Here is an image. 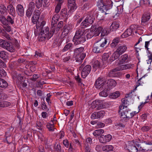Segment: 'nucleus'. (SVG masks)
Wrapping results in <instances>:
<instances>
[{
	"instance_id": "nucleus-15",
	"label": "nucleus",
	"mask_w": 152,
	"mask_h": 152,
	"mask_svg": "<svg viewBox=\"0 0 152 152\" xmlns=\"http://www.w3.org/2000/svg\"><path fill=\"white\" fill-rule=\"evenodd\" d=\"M129 28L132 30V33L134 34L137 33L139 35L142 34L143 32V31L142 30L141 28L139 27L137 25L131 26Z\"/></svg>"
},
{
	"instance_id": "nucleus-34",
	"label": "nucleus",
	"mask_w": 152,
	"mask_h": 152,
	"mask_svg": "<svg viewBox=\"0 0 152 152\" xmlns=\"http://www.w3.org/2000/svg\"><path fill=\"white\" fill-rule=\"evenodd\" d=\"M59 18V16L57 14L53 16L52 20V25L54 26L56 24L58 21Z\"/></svg>"
},
{
	"instance_id": "nucleus-51",
	"label": "nucleus",
	"mask_w": 152,
	"mask_h": 152,
	"mask_svg": "<svg viewBox=\"0 0 152 152\" xmlns=\"http://www.w3.org/2000/svg\"><path fill=\"white\" fill-rule=\"evenodd\" d=\"M35 7V4L33 2L29 3L28 5V9L32 10Z\"/></svg>"
},
{
	"instance_id": "nucleus-50",
	"label": "nucleus",
	"mask_w": 152,
	"mask_h": 152,
	"mask_svg": "<svg viewBox=\"0 0 152 152\" xmlns=\"http://www.w3.org/2000/svg\"><path fill=\"white\" fill-rule=\"evenodd\" d=\"M7 22L10 23L11 24H12L14 23V21L13 19L11 18L10 16H7Z\"/></svg>"
},
{
	"instance_id": "nucleus-7",
	"label": "nucleus",
	"mask_w": 152,
	"mask_h": 152,
	"mask_svg": "<svg viewBox=\"0 0 152 152\" xmlns=\"http://www.w3.org/2000/svg\"><path fill=\"white\" fill-rule=\"evenodd\" d=\"M73 41L76 44L84 42L86 39L83 32L80 30L77 31L73 37Z\"/></svg>"
},
{
	"instance_id": "nucleus-13",
	"label": "nucleus",
	"mask_w": 152,
	"mask_h": 152,
	"mask_svg": "<svg viewBox=\"0 0 152 152\" xmlns=\"http://www.w3.org/2000/svg\"><path fill=\"white\" fill-rule=\"evenodd\" d=\"M106 84L105 81H104L102 79L99 78L96 81L95 85V87L97 89L102 90L104 88V85Z\"/></svg>"
},
{
	"instance_id": "nucleus-22",
	"label": "nucleus",
	"mask_w": 152,
	"mask_h": 152,
	"mask_svg": "<svg viewBox=\"0 0 152 152\" xmlns=\"http://www.w3.org/2000/svg\"><path fill=\"white\" fill-rule=\"evenodd\" d=\"M109 57V54L108 53H104L103 54L102 56V60L104 63H107L108 64L110 63L111 61H112L111 60L112 56L109 59L108 58Z\"/></svg>"
},
{
	"instance_id": "nucleus-46",
	"label": "nucleus",
	"mask_w": 152,
	"mask_h": 152,
	"mask_svg": "<svg viewBox=\"0 0 152 152\" xmlns=\"http://www.w3.org/2000/svg\"><path fill=\"white\" fill-rule=\"evenodd\" d=\"M0 21L3 24V25L7 24V19L4 17H0Z\"/></svg>"
},
{
	"instance_id": "nucleus-54",
	"label": "nucleus",
	"mask_w": 152,
	"mask_h": 152,
	"mask_svg": "<svg viewBox=\"0 0 152 152\" xmlns=\"http://www.w3.org/2000/svg\"><path fill=\"white\" fill-rule=\"evenodd\" d=\"M121 101L123 105L122 106H126V105L128 103V102L126 98H123L122 99Z\"/></svg>"
},
{
	"instance_id": "nucleus-63",
	"label": "nucleus",
	"mask_w": 152,
	"mask_h": 152,
	"mask_svg": "<svg viewBox=\"0 0 152 152\" xmlns=\"http://www.w3.org/2000/svg\"><path fill=\"white\" fill-rule=\"evenodd\" d=\"M85 152H91V149L89 145H87L86 147Z\"/></svg>"
},
{
	"instance_id": "nucleus-16",
	"label": "nucleus",
	"mask_w": 152,
	"mask_h": 152,
	"mask_svg": "<svg viewBox=\"0 0 152 152\" xmlns=\"http://www.w3.org/2000/svg\"><path fill=\"white\" fill-rule=\"evenodd\" d=\"M117 67V70L119 71L124 70L132 69L134 66V65L131 64H121L118 65Z\"/></svg>"
},
{
	"instance_id": "nucleus-41",
	"label": "nucleus",
	"mask_w": 152,
	"mask_h": 152,
	"mask_svg": "<svg viewBox=\"0 0 152 152\" xmlns=\"http://www.w3.org/2000/svg\"><path fill=\"white\" fill-rule=\"evenodd\" d=\"M117 67L115 69L111 70L109 73V75L110 77H113L115 76V72L119 70H117Z\"/></svg>"
},
{
	"instance_id": "nucleus-12",
	"label": "nucleus",
	"mask_w": 152,
	"mask_h": 152,
	"mask_svg": "<svg viewBox=\"0 0 152 152\" xmlns=\"http://www.w3.org/2000/svg\"><path fill=\"white\" fill-rule=\"evenodd\" d=\"M105 83L106 84L104 85V88L106 89L110 90L116 85V81L112 79H110L105 81Z\"/></svg>"
},
{
	"instance_id": "nucleus-25",
	"label": "nucleus",
	"mask_w": 152,
	"mask_h": 152,
	"mask_svg": "<svg viewBox=\"0 0 152 152\" xmlns=\"http://www.w3.org/2000/svg\"><path fill=\"white\" fill-rule=\"evenodd\" d=\"M7 9L10 14L12 15L14 18L15 16V10L12 5H10L7 7Z\"/></svg>"
},
{
	"instance_id": "nucleus-58",
	"label": "nucleus",
	"mask_w": 152,
	"mask_h": 152,
	"mask_svg": "<svg viewBox=\"0 0 152 152\" xmlns=\"http://www.w3.org/2000/svg\"><path fill=\"white\" fill-rule=\"evenodd\" d=\"M42 110H44L48 111V108L47 107L46 104L45 103L42 104Z\"/></svg>"
},
{
	"instance_id": "nucleus-3",
	"label": "nucleus",
	"mask_w": 152,
	"mask_h": 152,
	"mask_svg": "<svg viewBox=\"0 0 152 152\" xmlns=\"http://www.w3.org/2000/svg\"><path fill=\"white\" fill-rule=\"evenodd\" d=\"M111 4L110 0H101L98 1L97 6L102 12L106 14L109 13L107 12L112 7Z\"/></svg>"
},
{
	"instance_id": "nucleus-52",
	"label": "nucleus",
	"mask_w": 152,
	"mask_h": 152,
	"mask_svg": "<svg viewBox=\"0 0 152 152\" xmlns=\"http://www.w3.org/2000/svg\"><path fill=\"white\" fill-rule=\"evenodd\" d=\"M147 63L148 64H149L148 66V69L150 70V69H152V61L148 59L147 60Z\"/></svg>"
},
{
	"instance_id": "nucleus-44",
	"label": "nucleus",
	"mask_w": 152,
	"mask_h": 152,
	"mask_svg": "<svg viewBox=\"0 0 152 152\" xmlns=\"http://www.w3.org/2000/svg\"><path fill=\"white\" fill-rule=\"evenodd\" d=\"M36 127L39 130H42V124L39 121H37L36 123Z\"/></svg>"
},
{
	"instance_id": "nucleus-47",
	"label": "nucleus",
	"mask_w": 152,
	"mask_h": 152,
	"mask_svg": "<svg viewBox=\"0 0 152 152\" xmlns=\"http://www.w3.org/2000/svg\"><path fill=\"white\" fill-rule=\"evenodd\" d=\"M105 107V105L101 103L100 101H99V103L98 105V106L96 107V109L98 110H100L104 108Z\"/></svg>"
},
{
	"instance_id": "nucleus-28",
	"label": "nucleus",
	"mask_w": 152,
	"mask_h": 152,
	"mask_svg": "<svg viewBox=\"0 0 152 152\" xmlns=\"http://www.w3.org/2000/svg\"><path fill=\"white\" fill-rule=\"evenodd\" d=\"M132 34V30L129 28L127 29L121 35L122 38L127 37Z\"/></svg>"
},
{
	"instance_id": "nucleus-24",
	"label": "nucleus",
	"mask_w": 152,
	"mask_h": 152,
	"mask_svg": "<svg viewBox=\"0 0 152 152\" xmlns=\"http://www.w3.org/2000/svg\"><path fill=\"white\" fill-rule=\"evenodd\" d=\"M3 48L11 52H14L15 50L14 47L7 42H6Z\"/></svg>"
},
{
	"instance_id": "nucleus-35",
	"label": "nucleus",
	"mask_w": 152,
	"mask_h": 152,
	"mask_svg": "<svg viewBox=\"0 0 152 152\" xmlns=\"http://www.w3.org/2000/svg\"><path fill=\"white\" fill-rule=\"evenodd\" d=\"M56 1L60 3V4H57L55 8V12L57 13L59 12L61 8V4L62 3L63 1L62 0H56Z\"/></svg>"
},
{
	"instance_id": "nucleus-59",
	"label": "nucleus",
	"mask_w": 152,
	"mask_h": 152,
	"mask_svg": "<svg viewBox=\"0 0 152 152\" xmlns=\"http://www.w3.org/2000/svg\"><path fill=\"white\" fill-rule=\"evenodd\" d=\"M149 127L147 126H143L141 128V130L143 132H147L149 130Z\"/></svg>"
},
{
	"instance_id": "nucleus-57",
	"label": "nucleus",
	"mask_w": 152,
	"mask_h": 152,
	"mask_svg": "<svg viewBox=\"0 0 152 152\" xmlns=\"http://www.w3.org/2000/svg\"><path fill=\"white\" fill-rule=\"evenodd\" d=\"M6 98L5 95L3 93L0 92V100H3Z\"/></svg>"
},
{
	"instance_id": "nucleus-20",
	"label": "nucleus",
	"mask_w": 152,
	"mask_h": 152,
	"mask_svg": "<svg viewBox=\"0 0 152 152\" xmlns=\"http://www.w3.org/2000/svg\"><path fill=\"white\" fill-rule=\"evenodd\" d=\"M112 138V136L110 134H108L105 136H100L99 138V140L100 142L105 143L109 142Z\"/></svg>"
},
{
	"instance_id": "nucleus-43",
	"label": "nucleus",
	"mask_w": 152,
	"mask_h": 152,
	"mask_svg": "<svg viewBox=\"0 0 152 152\" xmlns=\"http://www.w3.org/2000/svg\"><path fill=\"white\" fill-rule=\"evenodd\" d=\"M99 100H96L93 101L92 104L91 105L93 108H95L98 106V105L99 103Z\"/></svg>"
},
{
	"instance_id": "nucleus-30",
	"label": "nucleus",
	"mask_w": 152,
	"mask_h": 152,
	"mask_svg": "<svg viewBox=\"0 0 152 152\" xmlns=\"http://www.w3.org/2000/svg\"><path fill=\"white\" fill-rule=\"evenodd\" d=\"M119 24L118 22L114 21L110 26V28L112 31L116 30L118 28Z\"/></svg>"
},
{
	"instance_id": "nucleus-32",
	"label": "nucleus",
	"mask_w": 152,
	"mask_h": 152,
	"mask_svg": "<svg viewBox=\"0 0 152 152\" xmlns=\"http://www.w3.org/2000/svg\"><path fill=\"white\" fill-rule=\"evenodd\" d=\"M120 95V93L119 91H116L111 94L109 96L110 98L115 99L118 97Z\"/></svg>"
},
{
	"instance_id": "nucleus-49",
	"label": "nucleus",
	"mask_w": 152,
	"mask_h": 152,
	"mask_svg": "<svg viewBox=\"0 0 152 152\" xmlns=\"http://www.w3.org/2000/svg\"><path fill=\"white\" fill-rule=\"evenodd\" d=\"M3 27L4 29L8 32H10L11 30V28L10 26L7 24L3 26Z\"/></svg>"
},
{
	"instance_id": "nucleus-55",
	"label": "nucleus",
	"mask_w": 152,
	"mask_h": 152,
	"mask_svg": "<svg viewBox=\"0 0 152 152\" xmlns=\"http://www.w3.org/2000/svg\"><path fill=\"white\" fill-rule=\"evenodd\" d=\"M31 10L28 9L27 10V11L26 12V15L29 18L30 17L31 15H32V12Z\"/></svg>"
},
{
	"instance_id": "nucleus-38",
	"label": "nucleus",
	"mask_w": 152,
	"mask_h": 152,
	"mask_svg": "<svg viewBox=\"0 0 152 152\" xmlns=\"http://www.w3.org/2000/svg\"><path fill=\"white\" fill-rule=\"evenodd\" d=\"M103 89H104V90L99 93V95L100 96L106 97L108 96L107 92L109 89H106L104 87Z\"/></svg>"
},
{
	"instance_id": "nucleus-17",
	"label": "nucleus",
	"mask_w": 152,
	"mask_h": 152,
	"mask_svg": "<svg viewBox=\"0 0 152 152\" xmlns=\"http://www.w3.org/2000/svg\"><path fill=\"white\" fill-rule=\"evenodd\" d=\"M102 29V27L96 26H92L91 28V31L93 32L95 36H98Z\"/></svg>"
},
{
	"instance_id": "nucleus-39",
	"label": "nucleus",
	"mask_w": 152,
	"mask_h": 152,
	"mask_svg": "<svg viewBox=\"0 0 152 152\" xmlns=\"http://www.w3.org/2000/svg\"><path fill=\"white\" fill-rule=\"evenodd\" d=\"M10 105V102L5 101H0V107H6Z\"/></svg>"
},
{
	"instance_id": "nucleus-29",
	"label": "nucleus",
	"mask_w": 152,
	"mask_h": 152,
	"mask_svg": "<svg viewBox=\"0 0 152 152\" xmlns=\"http://www.w3.org/2000/svg\"><path fill=\"white\" fill-rule=\"evenodd\" d=\"M104 132V130L102 129H99L95 130L93 134L94 136L97 137L101 135Z\"/></svg>"
},
{
	"instance_id": "nucleus-4",
	"label": "nucleus",
	"mask_w": 152,
	"mask_h": 152,
	"mask_svg": "<svg viewBox=\"0 0 152 152\" xmlns=\"http://www.w3.org/2000/svg\"><path fill=\"white\" fill-rule=\"evenodd\" d=\"M107 39L102 38L100 41L95 43L93 49V51L95 53L102 52L104 50V47L106 44Z\"/></svg>"
},
{
	"instance_id": "nucleus-56",
	"label": "nucleus",
	"mask_w": 152,
	"mask_h": 152,
	"mask_svg": "<svg viewBox=\"0 0 152 152\" xmlns=\"http://www.w3.org/2000/svg\"><path fill=\"white\" fill-rule=\"evenodd\" d=\"M6 41L3 39L0 40V46L3 48L6 42Z\"/></svg>"
},
{
	"instance_id": "nucleus-23",
	"label": "nucleus",
	"mask_w": 152,
	"mask_h": 152,
	"mask_svg": "<svg viewBox=\"0 0 152 152\" xmlns=\"http://www.w3.org/2000/svg\"><path fill=\"white\" fill-rule=\"evenodd\" d=\"M72 29V26L69 25L64 26L63 27L62 34L65 36H66L71 31Z\"/></svg>"
},
{
	"instance_id": "nucleus-40",
	"label": "nucleus",
	"mask_w": 152,
	"mask_h": 152,
	"mask_svg": "<svg viewBox=\"0 0 152 152\" xmlns=\"http://www.w3.org/2000/svg\"><path fill=\"white\" fill-rule=\"evenodd\" d=\"M0 12L2 14H7V9L4 5H1L0 6Z\"/></svg>"
},
{
	"instance_id": "nucleus-8",
	"label": "nucleus",
	"mask_w": 152,
	"mask_h": 152,
	"mask_svg": "<svg viewBox=\"0 0 152 152\" xmlns=\"http://www.w3.org/2000/svg\"><path fill=\"white\" fill-rule=\"evenodd\" d=\"M94 20V18L93 15H88L81 23V25L83 28L87 27L93 23Z\"/></svg>"
},
{
	"instance_id": "nucleus-60",
	"label": "nucleus",
	"mask_w": 152,
	"mask_h": 152,
	"mask_svg": "<svg viewBox=\"0 0 152 152\" xmlns=\"http://www.w3.org/2000/svg\"><path fill=\"white\" fill-rule=\"evenodd\" d=\"M63 144L64 145V146L68 148L69 146V143L68 140H65L63 141Z\"/></svg>"
},
{
	"instance_id": "nucleus-19",
	"label": "nucleus",
	"mask_w": 152,
	"mask_h": 152,
	"mask_svg": "<svg viewBox=\"0 0 152 152\" xmlns=\"http://www.w3.org/2000/svg\"><path fill=\"white\" fill-rule=\"evenodd\" d=\"M128 55L125 54L121 56L118 60L116 61V63L118 65L123 64L124 63L127 62Z\"/></svg>"
},
{
	"instance_id": "nucleus-33",
	"label": "nucleus",
	"mask_w": 152,
	"mask_h": 152,
	"mask_svg": "<svg viewBox=\"0 0 152 152\" xmlns=\"http://www.w3.org/2000/svg\"><path fill=\"white\" fill-rule=\"evenodd\" d=\"M0 80V87L4 88L7 87L8 85L7 82L1 78Z\"/></svg>"
},
{
	"instance_id": "nucleus-1",
	"label": "nucleus",
	"mask_w": 152,
	"mask_h": 152,
	"mask_svg": "<svg viewBox=\"0 0 152 152\" xmlns=\"http://www.w3.org/2000/svg\"><path fill=\"white\" fill-rule=\"evenodd\" d=\"M40 15L39 11V10L35 11L31 18L32 22L34 24L36 23V28L35 29L34 33L35 35H37L39 33V30H40L42 27L45 25L46 22L45 21H38Z\"/></svg>"
},
{
	"instance_id": "nucleus-9",
	"label": "nucleus",
	"mask_w": 152,
	"mask_h": 152,
	"mask_svg": "<svg viewBox=\"0 0 152 152\" xmlns=\"http://www.w3.org/2000/svg\"><path fill=\"white\" fill-rule=\"evenodd\" d=\"M118 113L120 115L122 118H129V112L130 110L127 106H120Z\"/></svg>"
},
{
	"instance_id": "nucleus-37",
	"label": "nucleus",
	"mask_w": 152,
	"mask_h": 152,
	"mask_svg": "<svg viewBox=\"0 0 152 152\" xmlns=\"http://www.w3.org/2000/svg\"><path fill=\"white\" fill-rule=\"evenodd\" d=\"M113 147L112 145H106L102 147V149L104 151H112Z\"/></svg>"
},
{
	"instance_id": "nucleus-11",
	"label": "nucleus",
	"mask_w": 152,
	"mask_h": 152,
	"mask_svg": "<svg viewBox=\"0 0 152 152\" xmlns=\"http://www.w3.org/2000/svg\"><path fill=\"white\" fill-rule=\"evenodd\" d=\"M136 144L134 141L129 142L126 148V149L129 151V152H137L138 149L136 147Z\"/></svg>"
},
{
	"instance_id": "nucleus-42",
	"label": "nucleus",
	"mask_w": 152,
	"mask_h": 152,
	"mask_svg": "<svg viewBox=\"0 0 152 152\" xmlns=\"http://www.w3.org/2000/svg\"><path fill=\"white\" fill-rule=\"evenodd\" d=\"M7 53L4 51L0 52V57L2 59H5L7 57Z\"/></svg>"
},
{
	"instance_id": "nucleus-27",
	"label": "nucleus",
	"mask_w": 152,
	"mask_h": 152,
	"mask_svg": "<svg viewBox=\"0 0 152 152\" xmlns=\"http://www.w3.org/2000/svg\"><path fill=\"white\" fill-rule=\"evenodd\" d=\"M151 18L150 14L148 13L143 15L142 18V22L145 23L148 21Z\"/></svg>"
},
{
	"instance_id": "nucleus-2",
	"label": "nucleus",
	"mask_w": 152,
	"mask_h": 152,
	"mask_svg": "<svg viewBox=\"0 0 152 152\" xmlns=\"http://www.w3.org/2000/svg\"><path fill=\"white\" fill-rule=\"evenodd\" d=\"M38 39L40 41H44L46 40H48L50 39L53 34V32L51 31H49L48 27H45L44 28L42 27L40 30H39Z\"/></svg>"
},
{
	"instance_id": "nucleus-53",
	"label": "nucleus",
	"mask_w": 152,
	"mask_h": 152,
	"mask_svg": "<svg viewBox=\"0 0 152 152\" xmlns=\"http://www.w3.org/2000/svg\"><path fill=\"white\" fill-rule=\"evenodd\" d=\"M99 66V62L98 61L96 60L94 62L93 65V67L94 68L96 69Z\"/></svg>"
},
{
	"instance_id": "nucleus-21",
	"label": "nucleus",
	"mask_w": 152,
	"mask_h": 152,
	"mask_svg": "<svg viewBox=\"0 0 152 152\" xmlns=\"http://www.w3.org/2000/svg\"><path fill=\"white\" fill-rule=\"evenodd\" d=\"M16 11L18 14L20 16L24 15V11L23 6L21 4H18L16 7Z\"/></svg>"
},
{
	"instance_id": "nucleus-18",
	"label": "nucleus",
	"mask_w": 152,
	"mask_h": 152,
	"mask_svg": "<svg viewBox=\"0 0 152 152\" xmlns=\"http://www.w3.org/2000/svg\"><path fill=\"white\" fill-rule=\"evenodd\" d=\"M105 112L103 111H100L92 113L91 116L92 119H98L102 118L104 115Z\"/></svg>"
},
{
	"instance_id": "nucleus-5",
	"label": "nucleus",
	"mask_w": 152,
	"mask_h": 152,
	"mask_svg": "<svg viewBox=\"0 0 152 152\" xmlns=\"http://www.w3.org/2000/svg\"><path fill=\"white\" fill-rule=\"evenodd\" d=\"M127 47L125 45H119L117 48L116 50L112 55L111 60L114 61L121 55L126 51Z\"/></svg>"
},
{
	"instance_id": "nucleus-62",
	"label": "nucleus",
	"mask_w": 152,
	"mask_h": 152,
	"mask_svg": "<svg viewBox=\"0 0 152 152\" xmlns=\"http://www.w3.org/2000/svg\"><path fill=\"white\" fill-rule=\"evenodd\" d=\"M104 124L102 123H99L97 124V127L99 128H102L104 126Z\"/></svg>"
},
{
	"instance_id": "nucleus-10",
	"label": "nucleus",
	"mask_w": 152,
	"mask_h": 152,
	"mask_svg": "<svg viewBox=\"0 0 152 152\" xmlns=\"http://www.w3.org/2000/svg\"><path fill=\"white\" fill-rule=\"evenodd\" d=\"M84 65H82L79 67V70H81V77L83 78H85L90 73L91 69V67L90 66L87 65L84 67Z\"/></svg>"
},
{
	"instance_id": "nucleus-64",
	"label": "nucleus",
	"mask_w": 152,
	"mask_h": 152,
	"mask_svg": "<svg viewBox=\"0 0 152 152\" xmlns=\"http://www.w3.org/2000/svg\"><path fill=\"white\" fill-rule=\"evenodd\" d=\"M42 116L43 118H45L48 115V113L45 112H42Z\"/></svg>"
},
{
	"instance_id": "nucleus-31",
	"label": "nucleus",
	"mask_w": 152,
	"mask_h": 152,
	"mask_svg": "<svg viewBox=\"0 0 152 152\" xmlns=\"http://www.w3.org/2000/svg\"><path fill=\"white\" fill-rule=\"evenodd\" d=\"M119 39L118 37H116L112 41V43L110 44L111 47L113 48H115L119 42Z\"/></svg>"
},
{
	"instance_id": "nucleus-45",
	"label": "nucleus",
	"mask_w": 152,
	"mask_h": 152,
	"mask_svg": "<svg viewBox=\"0 0 152 152\" xmlns=\"http://www.w3.org/2000/svg\"><path fill=\"white\" fill-rule=\"evenodd\" d=\"M72 44L71 43H68L64 47L63 50L64 51H66L68 50L72 46Z\"/></svg>"
},
{
	"instance_id": "nucleus-61",
	"label": "nucleus",
	"mask_w": 152,
	"mask_h": 152,
	"mask_svg": "<svg viewBox=\"0 0 152 152\" xmlns=\"http://www.w3.org/2000/svg\"><path fill=\"white\" fill-rule=\"evenodd\" d=\"M101 35L103 36H105L107 34V31L105 29H102V30Z\"/></svg>"
},
{
	"instance_id": "nucleus-14",
	"label": "nucleus",
	"mask_w": 152,
	"mask_h": 152,
	"mask_svg": "<svg viewBox=\"0 0 152 152\" xmlns=\"http://www.w3.org/2000/svg\"><path fill=\"white\" fill-rule=\"evenodd\" d=\"M68 7L69 9V13H72L74 12L77 8L75 3V0H68Z\"/></svg>"
},
{
	"instance_id": "nucleus-26",
	"label": "nucleus",
	"mask_w": 152,
	"mask_h": 152,
	"mask_svg": "<svg viewBox=\"0 0 152 152\" xmlns=\"http://www.w3.org/2000/svg\"><path fill=\"white\" fill-rule=\"evenodd\" d=\"M71 14L72 13H69V12H68V14H67L66 10L64 9L61 10L60 13V15L66 19H67L70 16Z\"/></svg>"
},
{
	"instance_id": "nucleus-6",
	"label": "nucleus",
	"mask_w": 152,
	"mask_h": 152,
	"mask_svg": "<svg viewBox=\"0 0 152 152\" xmlns=\"http://www.w3.org/2000/svg\"><path fill=\"white\" fill-rule=\"evenodd\" d=\"M83 50L84 48L82 47L76 48L75 50L74 56L75 58L76 62H82L85 57V54L83 53Z\"/></svg>"
},
{
	"instance_id": "nucleus-36",
	"label": "nucleus",
	"mask_w": 152,
	"mask_h": 152,
	"mask_svg": "<svg viewBox=\"0 0 152 152\" xmlns=\"http://www.w3.org/2000/svg\"><path fill=\"white\" fill-rule=\"evenodd\" d=\"M54 123H52L49 122L47 124V127L49 131H54Z\"/></svg>"
},
{
	"instance_id": "nucleus-48",
	"label": "nucleus",
	"mask_w": 152,
	"mask_h": 152,
	"mask_svg": "<svg viewBox=\"0 0 152 152\" xmlns=\"http://www.w3.org/2000/svg\"><path fill=\"white\" fill-rule=\"evenodd\" d=\"M94 36L93 32L91 31L89 32L87 34L86 36L88 38L90 39L93 36Z\"/></svg>"
}]
</instances>
